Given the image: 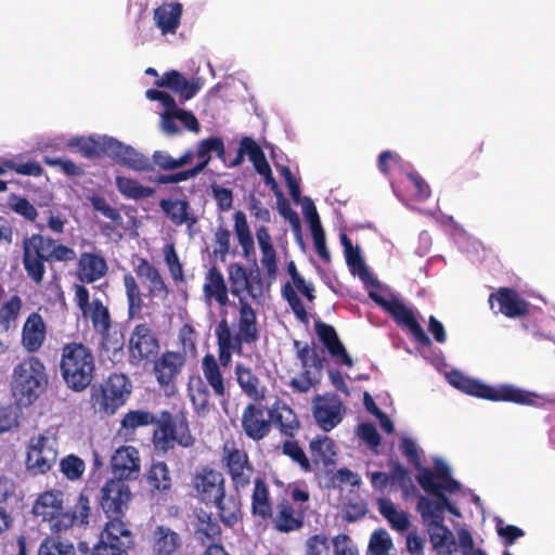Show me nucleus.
Listing matches in <instances>:
<instances>
[{"label": "nucleus", "instance_id": "obj_39", "mask_svg": "<svg viewBox=\"0 0 555 555\" xmlns=\"http://www.w3.org/2000/svg\"><path fill=\"white\" fill-rule=\"evenodd\" d=\"M195 532L197 539L205 544L221 535V527L218 520L212 517L211 513L199 509V512L196 513Z\"/></svg>", "mask_w": 555, "mask_h": 555}, {"label": "nucleus", "instance_id": "obj_30", "mask_svg": "<svg viewBox=\"0 0 555 555\" xmlns=\"http://www.w3.org/2000/svg\"><path fill=\"white\" fill-rule=\"evenodd\" d=\"M91 515L90 500L85 492H80L75 505L70 511H65L61 516V520L56 522L59 529L68 530L73 526H87Z\"/></svg>", "mask_w": 555, "mask_h": 555}, {"label": "nucleus", "instance_id": "obj_61", "mask_svg": "<svg viewBox=\"0 0 555 555\" xmlns=\"http://www.w3.org/2000/svg\"><path fill=\"white\" fill-rule=\"evenodd\" d=\"M43 163L50 167H59L68 177H80L85 173L83 169L70 159L44 156Z\"/></svg>", "mask_w": 555, "mask_h": 555}, {"label": "nucleus", "instance_id": "obj_43", "mask_svg": "<svg viewBox=\"0 0 555 555\" xmlns=\"http://www.w3.org/2000/svg\"><path fill=\"white\" fill-rule=\"evenodd\" d=\"M155 537L154 550L157 555H172L180 547V538L170 528L157 527Z\"/></svg>", "mask_w": 555, "mask_h": 555}, {"label": "nucleus", "instance_id": "obj_41", "mask_svg": "<svg viewBox=\"0 0 555 555\" xmlns=\"http://www.w3.org/2000/svg\"><path fill=\"white\" fill-rule=\"evenodd\" d=\"M378 511L383 517L387 519L391 528L402 532L410 527L409 516L403 511H398L396 505L389 499H380L378 502Z\"/></svg>", "mask_w": 555, "mask_h": 555}, {"label": "nucleus", "instance_id": "obj_52", "mask_svg": "<svg viewBox=\"0 0 555 555\" xmlns=\"http://www.w3.org/2000/svg\"><path fill=\"white\" fill-rule=\"evenodd\" d=\"M23 301L18 295H12L0 308V326L8 331L22 310Z\"/></svg>", "mask_w": 555, "mask_h": 555}, {"label": "nucleus", "instance_id": "obj_21", "mask_svg": "<svg viewBox=\"0 0 555 555\" xmlns=\"http://www.w3.org/2000/svg\"><path fill=\"white\" fill-rule=\"evenodd\" d=\"M47 339V325L42 315L31 312L22 327L21 343L23 348L35 353L40 350Z\"/></svg>", "mask_w": 555, "mask_h": 555}, {"label": "nucleus", "instance_id": "obj_13", "mask_svg": "<svg viewBox=\"0 0 555 555\" xmlns=\"http://www.w3.org/2000/svg\"><path fill=\"white\" fill-rule=\"evenodd\" d=\"M57 457L54 442L42 434L31 437L27 446L26 467L34 475L48 473Z\"/></svg>", "mask_w": 555, "mask_h": 555}, {"label": "nucleus", "instance_id": "obj_42", "mask_svg": "<svg viewBox=\"0 0 555 555\" xmlns=\"http://www.w3.org/2000/svg\"><path fill=\"white\" fill-rule=\"evenodd\" d=\"M188 391L196 412L208 411L210 392L207 384L199 376L190 378Z\"/></svg>", "mask_w": 555, "mask_h": 555}, {"label": "nucleus", "instance_id": "obj_38", "mask_svg": "<svg viewBox=\"0 0 555 555\" xmlns=\"http://www.w3.org/2000/svg\"><path fill=\"white\" fill-rule=\"evenodd\" d=\"M159 206L167 218L176 225H181L183 223L192 225L196 222V219L190 216V207L186 201L164 198L160 201Z\"/></svg>", "mask_w": 555, "mask_h": 555}, {"label": "nucleus", "instance_id": "obj_2", "mask_svg": "<svg viewBox=\"0 0 555 555\" xmlns=\"http://www.w3.org/2000/svg\"><path fill=\"white\" fill-rule=\"evenodd\" d=\"M155 425L153 431V446L154 449L163 454L179 444L183 448H189L194 444V438L191 434L189 422L183 413L172 416L169 411H162L160 416L141 411V426Z\"/></svg>", "mask_w": 555, "mask_h": 555}, {"label": "nucleus", "instance_id": "obj_6", "mask_svg": "<svg viewBox=\"0 0 555 555\" xmlns=\"http://www.w3.org/2000/svg\"><path fill=\"white\" fill-rule=\"evenodd\" d=\"M288 498L278 500L269 520L273 530L280 533L299 531L305 526L310 494L307 489L293 487Z\"/></svg>", "mask_w": 555, "mask_h": 555}, {"label": "nucleus", "instance_id": "obj_12", "mask_svg": "<svg viewBox=\"0 0 555 555\" xmlns=\"http://www.w3.org/2000/svg\"><path fill=\"white\" fill-rule=\"evenodd\" d=\"M191 486L194 498L207 506L222 499L227 491L222 473L210 466H203L196 470Z\"/></svg>", "mask_w": 555, "mask_h": 555}, {"label": "nucleus", "instance_id": "obj_50", "mask_svg": "<svg viewBox=\"0 0 555 555\" xmlns=\"http://www.w3.org/2000/svg\"><path fill=\"white\" fill-rule=\"evenodd\" d=\"M234 230L237 241L242 246L244 254L247 256L251 250H254V238L251 236L246 216L241 210H237L234 214Z\"/></svg>", "mask_w": 555, "mask_h": 555}, {"label": "nucleus", "instance_id": "obj_3", "mask_svg": "<svg viewBox=\"0 0 555 555\" xmlns=\"http://www.w3.org/2000/svg\"><path fill=\"white\" fill-rule=\"evenodd\" d=\"M95 359L82 343L70 341L61 349L60 372L66 386L77 392L87 389L93 380Z\"/></svg>", "mask_w": 555, "mask_h": 555}, {"label": "nucleus", "instance_id": "obj_16", "mask_svg": "<svg viewBox=\"0 0 555 555\" xmlns=\"http://www.w3.org/2000/svg\"><path fill=\"white\" fill-rule=\"evenodd\" d=\"M238 317L234 323L236 332L233 334L230 328V338L244 346L253 345L259 339L257 314L245 297H240Z\"/></svg>", "mask_w": 555, "mask_h": 555}, {"label": "nucleus", "instance_id": "obj_31", "mask_svg": "<svg viewBox=\"0 0 555 555\" xmlns=\"http://www.w3.org/2000/svg\"><path fill=\"white\" fill-rule=\"evenodd\" d=\"M309 452L314 465L327 468L336 463V446L333 439L318 435L309 443Z\"/></svg>", "mask_w": 555, "mask_h": 555}, {"label": "nucleus", "instance_id": "obj_40", "mask_svg": "<svg viewBox=\"0 0 555 555\" xmlns=\"http://www.w3.org/2000/svg\"><path fill=\"white\" fill-rule=\"evenodd\" d=\"M182 15V4L175 2L168 7L158 8L155 11V18L158 27L164 34H175L180 25V18Z\"/></svg>", "mask_w": 555, "mask_h": 555}, {"label": "nucleus", "instance_id": "obj_8", "mask_svg": "<svg viewBox=\"0 0 555 555\" xmlns=\"http://www.w3.org/2000/svg\"><path fill=\"white\" fill-rule=\"evenodd\" d=\"M131 392V384L124 374H112L98 388L92 389L91 401L94 408L106 414H114Z\"/></svg>", "mask_w": 555, "mask_h": 555}, {"label": "nucleus", "instance_id": "obj_18", "mask_svg": "<svg viewBox=\"0 0 555 555\" xmlns=\"http://www.w3.org/2000/svg\"><path fill=\"white\" fill-rule=\"evenodd\" d=\"M272 416L270 410L266 411L260 405L249 403L242 414V427L245 435L254 441L266 438L271 431Z\"/></svg>", "mask_w": 555, "mask_h": 555}, {"label": "nucleus", "instance_id": "obj_63", "mask_svg": "<svg viewBox=\"0 0 555 555\" xmlns=\"http://www.w3.org/2000/svg\"><path fill=\"white\" fill-rule=\"evenodd\" d=\"M328 539L325 534H314L306 541V555H328Z\"/></svg>", "mask_w": 555, "mask_h": 555}, {"label": "nucleus", "instance_id": "obj_58", "mask_svg": "<svg viewBox=\"0 0 555 555\" xmlns=\"http://www.w3.org/2000/svg\"><path fill=\"white\" fill-rule=\"evenodd\" d=\"M159 348V341L155 334L141 324V360L157 357Z\"/></svg>", "mask_w": 555, "mask_h": 555}, {"label": "nucleus", "instance_id": "obj_17", "mask_svg": "<svg viewBox=\"0 0 555 555\" xmlns=\"http://www.w3.org/2000/svg\"><path fill=\"white\" fill-rule=\"evenodd\" d=\"M64 493L61 490H49L41 493L35 501L33 513L36 516H41L43 521L49 524V528L54 533L63 532L55 525L61 520V516L65 514L64 511Z\"/></svg>", "mask_w": 555, "mask_h": 555}, {"label": "nucleus", "instance_id": "obj_46", "mask_svg": "<svg viewBox=\"0 0 555 555\" xmlns=\"http://www.w3.org/2000/svg\"><path fill=\"white\" fill-rule=\"evenodd\" d=\"M146 481L152 491L164 492L170 489L171 478L166 463L158 462L151 466L146 475Z\"/></svg>", "mask_w": 555, "mask_h": 555}, {"label": "nucleus", "instance_id": "obj_22", "mask_svg": "<svg viewBox=\"0 0 555 555\" xmlns=\"http://www.w3.org/2000/svg\"><path fill=\"white\" fill-rule=\"evenodd\" d=\"M315 332L320 341L326 348L331 357L335 359L337 364L348 367L353 365L351 357L346 351L345 346L332 325L318 321L315 323Z\"/></svg>", "mask_w": 555, "mask_h": 555}, {"label": "nucleus", "instance_id": "obj_37", "mask_svg": "<svg viewBox=\"0 0 555 555\" xmlns=\"http://www.w3.org/2000/svg\"><path fill=\"white\" fill-rule=\"evenodd\" d=\"M202 371L207 385H209L214 391V395L218 398H224L228 393L225 382L222 376L220 366L215 356L207 353L202 359Z\"/></svg>", "mask_w": 555, "mask_h": 555}, {"label": "nucleus", "instance_id": "obj_9", "mask_svg": "<svg viewBox=\"0 0 555 555\" xmlns=\"http://www.w3.org/2000/svg\"><path fill=\"white\" fill-rule=\"evenodd\" d=\"M369 297L389 313L399 326L406 328L416 344L423 347L431 346V339L417 322L413 311L401 300L396 297L386 299L376 292H370Z\"/></svg>", "mask_w": 555, "mask_h": 555}, {"label": "nucleus", "instance_id": "obj_35", "mask_svg": "<svg viewBox=\"0 0 555 555\" xmlns=\"http://www.w3.org/2000/svg\"><path fill=\"white\" fill-rule=\"evenodd\" d=\"M211 153H215L220 160H225V146L222 138L209 137L198 141L196 145V157L198 163L194 166L198 173L208 166L211 160Z\"/></svg>", "mask_w": 555, "mask_h": 555}, {"label": "nucleus", "instance_id": "obj_51", "mask_svg": "<svg viewBox=\"0 0 555 555\" xmlns=\"http://www.w3.org/2000/svg\"><path fill=\"white\" fill-rule=\"evenodd\" d=\"M143 268L146 270L149 295L152 297H165L168 289L158 270L151 266L146 259L141 258V269Z\"/></svg>", "mask_w": 555, "mask_h": 555}, {"label": "nucleus", "instance_id": "obj_33", "mask_svg": "<svg viewBox=\"0 0 555 555\" xmlns=\"http://www.w3.org/2000/svg\"><path fill=\"white\" fill-rule=\"evenodd\" d=\"M274 507L270 500V490L262 478H256L251 493V514L263 521H268L272 516Z\"/></svg>", "mask_w": 555, "mask_h": 555}, {"label": "nucleus", "instance_id": "obj_44", "mask_svg": "<svg viewBox=\"0 0 555 555\" xmlns=\"http://www.w3.org/2000/svg\"><path fill=\"white\" fill-rule=\"evenodd\" d=\"M101 143L102 137H75L67 142V147L70 150L75 149L77 152H79L83 157L88 159H95L101 158Z\"/></svg>", "mask_w": 555, "mask_h": 555}, {"label": "nucleus", "instance_id": "obj_48", "mask_svg": "<svg viewBox=\"0 0 555 555\" xmlns=\"http://www.w3.org/2000/svg\"><path fill=\"white\" fill-rule=\"evenodd\" d=\"M38 555H76V548L69 541L48 537L41 542Z\"/></svg>", "mask_w": 555, "mask_h": 555}, {"label": "nucleus", "instance_id": "obj_25", "mask_svg": "<svg viewBox=\"0 0 555 555\" xmlns=\"http://www.w3.org/2000/svg\"><path fill=\"white\" fill-rule=\"evenodd\" d=\"M215 335L218 346L219 366L227 367L231 364L233 352L238 356L243 354V346L230 338V324L225 318L218 322Z\"/></svg>", "mask_w": 555, "mask_h": 555}, {"label": "nucleus", "instance_id": "obj_27", "mask_svg": "<svg viewBox=\"0 0 555 555\" xmlns=\"http://www.w3.org/2000/svg\"><path fill=\"white\" fill-rule=\"evenodd\" d=\"M124 516L107 517L100 540L129 550L133 546V534L127 524L121 520Z\"/></svg>", "mask_w": 555, "mask_h": 555}, {"label": "nucleus", "instance_id": "obj_24", "mask_svg": "<svg viewBox=\"0 0 555 555\" xmlns=\"http://www.w3.org/2000/svg\"><path fill=\"white\" fill-rule=\"evenodd\" d=\"M157 87H165L178 94L182 101H189L196 95L201 83L196 80H188L178 70L171 69L155 81Z\"/></svg>", "mask_w": 555, "mask_h": 555}, {"label": "nucleus", "instance_id": "obj_15", "mask_svg": "<svg viewBox=\"0 0 555 555\" xmlns=\"http://www.w3.org/2000/svg\"><path fill=\"white\" fill-rule=\"evenodd\" d=\"M185 364V358L180 352L165 351L156 357L153 365V374L165 391H173L176 379Z\"/></svg>", "mask_w": 555, "mask_h": 555}, {"label": "nucleus", "instance_id": "obj_14", "mask_svg": "<svg viewBox=\"0 0 555 555\" xmlns=\"http://www.w3.org/2000/svg\"><path fill=\"white\" fill-rule=\"evenodd\" d=\"M131 500V491L124 479L107 480L101 489L100 506L106 517L124 516Z\"/></svg>", "mask_w": 555, "mask_h": 555}, {"label": "nucleus", "instance_id": "obj_11", "mask_svg": "<svg viewBox=\"0 0 555 555\" xmlns=\"http://www.w3.org/2000/svg\"><path fill=\"white\" fill-rule=\"evenodd\" d=\"M287 273L289 274L292 282H286L281 288V295L284 300L287 301L291 310L295 314L298 321L302 323L309 322L308 312L305 308L304 302L297 294V291L309 301L313 302L315 299L314 287L311 283H307L300 275L297 267L293 260L287 262Z\"/></svg>", "mask_w": 555, "mask_h": 555}, {"label": "nucleus", "instance_id": "obj_57", "mask_svg": "<svg viewBox=\"0 0 555 555\" xmlns=\"http://www.w3.org/2000/svg\"><path fill=\"white\" fill-rule=\"evenodd\" d=\"M294 347L297 350V358L300 360L305 370H309L311 366L322 367V360L314 348L308 345L301 346L298 340L294 341Z\"/></svg>", "mask_w": 555, "mask_h": 555}, {"label": "nucleus", "instance_id": "obj_1", "mask_svg": "<svg viewBox=\"0 0 555 555\" xmlns=\"http://www.w3.org/2000/svg\"><path fill=\"white\" fill-rule=\"evenodd\" d=\"M22 247L24 269L27 276L37 285L41 284L44 279L47 262H67L77 257L73 248L40 233L25 236Z\"/></svg>", "mask_w": 555, "mask_h": 555}, {"label": "nucleus", "instance_id": "obj_23", "mask_svg": "<svg viewBox=\"0 0 555 555\" xmlns=\"http://www.w3.org/2000/svg\"><path fill=\"white\" fill-rule=\"evenodd\" d=\"M203 296L206 301L215 300L220 307L229 304V288L223 274L217 267H211L205 274Z\"/></svg>", "mask_w": 555, "mask_h": 555}, {"label": "nucleus", "instance_id": "obj_53", "mask_svg": "<svg viewBox=\"0 0 555 555\" xmlns=\"http://www.w3.org/2000/svg\"><path fill=\"white\" fill-rule=\"evenodd\" d=\"M86 470L82 459L75 454H68L60 461V472L69 481L79 480Z\"/></svg>", "mask_w": 555, "mask_h": 555}, {"label": "nucleus", "instance_id": "obj_29", "mask_svg": "<svg viewBox=\"0 0 555 555\" xmlns=\"http://www.w3.org/2000/svg\"><path fill=\"white\" fill-rule=\"evenodd\" d=\"M101 157L107 156L131 169H138L137 152L131 146L124 145L111 137H102Z\"/></svg>", "mask_w": 555, "mask_h": 555}, {"label": "nucleus", "instance_id": "obj_26", "mask_svg": "<svg viewBox=\"0 0 555 555\" xmlns=\"http://www.w3.org/2000/svg\"><path fill=\"white\" fill-rule=\"evenodd\" d=\"M107 272L105 259L93 253H82L77 264V278L82 283H93Z\"/></svg>", "mask_w": 555, "mask_h": 555}, {"label": "nucleus", "instance_id": "obj_4", "mask_svg": "<svg viewBox=\"0 0 555 555\" xmlns=\"http://www.w3.org/2000/svg\"><path fill=\"white\" fill-rule=\"evenodd\" d=\"M449 380L452 386L461 391L490 401H505L520 405H534L539 398L537 393L521 389L515 385L501 384L490 386L466 377L460 372H452L449 376Z\"/></svg>", "mask_w": 555, "mask_h": 555}, {"label": "nucleus", "instance_id": "obj_62", "mask_svg": "<svg viewBox=\"0 0 555 555\" xmlns=\"http://www.w3.org/2000/svg\"><path fill=\"white\" fill-rule=\"evenodd\" d=\"M496 532L505 546H512L517 539L525 535L522 529L514 525H504L502 520L496 522Z\"/></svg>", "mask_w": 555, "mask_h": 555}, {"label": "nucleus", "instance_id": "obj_64", "mask_svg": "<svg viewBox=\"0 0 555 555\" xmlns=\"http://www.w3.org/2000/svg\"><path fill=\"white\" fill-rule=\"evenodd\" d=\"M333 546L334 555H360L358 547L346 533H340L334 537Z\"/></svg>", "mask_w": 555, "mask_h": 555}, {"label": "nucleus", "instance_id": "obj_32", "mask_svg": "<svg viewBox=\"0 0 555 555\" xmlns=\"http://www.w3.org/2000/svg\"><path fill=\"white\" fill-rule=\"evenodd\" d=\"M210 506L217 508L218 517L225 527L232 528L243 519L240 492L235 495H227L225 491L223 498L218 502H212Z\"/></svg>", "mask_w": 555, "mask_h": 555}, {"label": "nucleus", "instance_id": "obj_20", "mask_svg": "<svg viewBox=\"0 0 555 555\" xmlns=\"http://www.w3.org/2000/svg\"><path fill=\"white\" fill-rule=\"evenodd\" d=\"M341 402L337 399H326L317 396L312 413L318 426L324 431H331L343 420Z\"/></svg>", "mask_w": 555, "mask_h": 555}, {"label": "nucleus", "instance_id": "obj_47", "mask_svg": "<svg viewBox=\"0 0 555 555\" xmlns=\"http://www.w3.org/2000/svg\"><path fill=\"white\" fill-rule=\"evenodd\" d=\"M434 473V482H436L439 490L455 493L461 490V485L457 480L451 477V469L443 461H436Z\"/></svg>", "mask_w": 555, "mask_h": 555}, {"label": "nucleus", "instance_id": "obj_60", "mask_svg": "<svg viewBox=\"0 0 555 555\" xmlns=\"http://www.w3.org/2000/svg\"><path fill=\"white\" fill-rule=\"evenodd\" d=\"M429 541L435 550H442L447 546L448 538L451 535V531L443 522L440 524H428Z\"/></svg>", "mask_w": 555, "mask_h": 555}, {"label": "nucleus", "instance_id": "obj_49", "mask_svg": "<svg viewBox=\"0 0 555 555\" xmlns=\"http://www.w3.org/2000/svg\"><path fill=\"white\" fill-rule=\"evenodd\" d=\"M405 188L414 202H425L431 194L429 184L416 172L405 176Z\"/></svg>", "mask_w": 555, "mask_h": 555}, {"label": "nucleus", "instance_id": "obj_10", "mask_svg": "<svg viewBox=\"0 0 555 555\" xmlns=\"http://www.w3.org/2000/svg\"><path fill=\"white\" fill-rule=\"evenodd\" d=\"M221 464L231 479L235 493L249 487L255 468L248 453L244 449L235 447L234 443H224L221 454Z\"/></svg>", "mask_w": 555, "mask_h": 555}, {"label": "nucleus", "instance_id": "obj_56", "mask_svg": "<svg viewBox=\"0 0 555 555\" xmlns=\"http://www.w3.org/2000/svg\"><path fill=\"white\" fill-rule=\"evenodd\" d=\"M91 321L95 331L100 333H106L111 326L108 309L99 299L92 301Z\"/></svg>", "mask_w": 555, "mask_h": 555}, {"label": "nucleus", "instance_id": "obj_36", "mask_svg": "<svg viewBox=\"0 0 555 555\" xmlns=\"http://www.w3.org/2000/svg\"><path fill=\"white\" fill-rule=\"evenodd\" d=\"M272 412V422L278 426L282 435L294 438L300 427L296 413L286 403L275 402Z\"/></svg>", "mask_w": 555, "mask_h": 555}, {"label": "nucleus", "instance_id": "obj_54", "mask_svg": "<svg viewBox=\"0 0 555 555\" xmlns=\"http://www.w3.org/2000/svg\"><path fill=\"white\" fill-rule=\"evenodd\" d=\"M247 281L248 272L242 264L232 263L229 267V282L232 295L238 299L243 297L242 294L246 292Z\"/></svg>", "mask_w": 555, "mask_h": 555}, {"label": "nucleus", "instance_id": "obj_5", "mask_svg": "<svg viewBox=\"0 0 555 555\" xmlns=\"http://www.w3.org/2000/svg\"><path fill=\"white\" fill-rule=\"evenodd\" d=\"M48 386V374L43 362L35 356L28 357L13 369L11 389L23 404L34 403Z\"/></svg>", "mask_w": 555, "mask_h": 555}, {"label": "nucleus", "instance_id": "obj_59", "mask_svg": "<svg viewBox=\"0 0 555 555\" xmlns=\"http://www.w3.org/2000/svg\"><path fill=\"white\" fill-rule=\"evenodd\" d=\"M348 267L350 269V272L354 275H358L359 279L364 283V285L379 287L378 280L369 270L361 256L357 258L354 261L350 262Z\"/></svg>", "mask_w": 555, "mask_h": 555}, {"label": "nucleus", "instance_id": "obj_34", "mask_svg": "<svg viewBox=\"0 0 555 555\" xmlns=\"http://www.w3.org/2000/svg\"><path fill=\"white\" fill-rule=\"evenodd\" d=\"M138 451L131 446L121 447L112 456V468L117 478L128 479L131 474L139 469Z\"/></svg>", "mask_w": 555, "mask_h": 555}, {"label": "nucleus", "instance_id": "obj_55", "mask_svg": "<svg viewBox=\"0 0 555 555\" xmlns=\"http://www.w3.org/2000/svg\"><path fill=\"white\" fill-rule=\"evenodd\" d=\"M282 452L288 456L294 463L298 464L300 469L308 473L312 470L311 462L306 455L304 449L296 440H286L282 444Z\"/></svg>", "mask_w": 555, "mask_h": 555}, {"label": "nucleus", "instance_id": "obj_19", "mask_svg": "<svg viewBox=\"0 0 555 555\" xmlns=\"http://www.w3.org/2000/svg\"><path fill=\"white\" fill-rule=\"evenodd\" d=\"M494 301L499 309L495 313H502L509 319H516L529 313L530 304L525 300L520 294L511 287H501L495 293L490 294L489 304L494 308Z\"/></svg>", "mask_w": 555, "mask_h": 555}, {"label": "nucleus", "instance_id": "obj_28", "mask_svg": "<svg viewBox=\"0 0 555 555\" xmlns=\"http://www.w3.org/2000/svg\"><path fill=\"white\" fill-rule=\"evenodd\" d=\"M234 374L244 395L256 402H260L264 399L266 387L261 385L259 377L254 373L250 366L241 362L236 363Z\"/></svg>", "mask_w": 555, "mask_h": 555}, {"label": "nucleus", "instance_id": "obj_7", "mask_svg": "<svg viewBox=\"0 0 555 555\" xmlns=\"http://www.w3.org/2000/svg\"><path fill=\"white\" fill-rule=\"evenodd\" d=\"M416 480L426 493L435 496V500H430L426 496L418 499L417 511L424 520H428V524L443 522L444 511H448L456 517L461 516L459 508L450 502L448 496L443 493L444 491L439 490V487L434 482V473L430 468H422L416 476Z\"/></svg>", "mask_w": 555, "mask_h": 555}, {"label": "nucleus", "instance_id": "obj_45", "mask_svg": "<svg viewBox=\"0 0 555 555\" xmlns=\"http://www.w3.org/2000/svg\"><path fill=\"white\" fill-rule=\"evenodd\" d=\"M391 537L385 529H376L371 534L367 555H397Z\"/></svg>", "mask_w": 555, "mask_h": 555}]
</instances>
